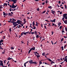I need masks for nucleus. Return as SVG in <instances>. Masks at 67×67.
Wrapping results in <instances>:
<instances>
[{
    "instance_id": "nucleus-1",
    "label": "nucleus",
    "mask_w": 67,
    "mask_h": 67,
    "mask_svg": "<svg viewBox=\"0 0 67 67\" xmlns=\"http://www.w3.org/2000/svg\"><path fill=\"white\" fill-rule=\"evenodd\" d=\"M29 62L30 64H37V63L35 62H33V60H30Z\"/></svg>"
},
{
    "instance_id": "nucleus-2",
    "label": "nucleus",
    "mask_w": 67,
    "mask_h": 67,
    "mask_svg": "<svg viewBox=\"0 0 67 67\" xmlns=\"http://www.w3.org/2000/svg\"><path fill=\"white\" fill-rule=\"evenodd\" d=\"M17 23L18 24L17 25H18V24H21L22 23V21L20 20H18L17 21Z\"/></svg>"
},
{
    "instance_id": "nucleus-3",
    "label": "nucleus",
    "mask_w": 67,
    "mask_h": 67,
    "mask_svg": "<svg viewBox=\"0 0 67 67\" xmlns=\"http://www.w3.org/2000/svg\"><path fill=\"white\" fill-rule=\"evenodd\" d=\"M17 0H8V1H12L14 3H16V1H17Z\"/></svg>"
},
{
    "instance_id": "nucleus-4",
    "label": "nucleus",
    "mask_w": 67,
    "mask_h": 67,
    "mask_svg": "<svg viewBox=\"0 0 67 67\" xmlns=\"http://www.w3.org/2000/svg\"><path fill=\"white\" fill-rule=\"evenodd\" d=\"M13 25H15V26H17V22H14V23H13Z\"/></svg>"
},
{
    "instance_id": "nucleus-5",
    "label": "nucleus",
    "mask_w": 67,
    "mask_h": 67,
    "mask_svg": "<svg viewBox=\"0 0 67 67\" xmlns=\"http://www.w3.org/2000/svg\"><path fill=\"white\" fill-rule=\"evenodd\" d=\"M29 32H30L28 31V32H24V35H27V33H29Z\"/></svg>"
},
{
    "instance_id": "nucleus-6",
    "label": "nucleus",
    "mask_w": 67,
    "mask_h": 67,
    "mask_svg": "<svg viewBox=\"0 0 67 67\" xmlns=\"http://www.w3.org/2000/svg\"><path fill=\"white\" fill-rule=\"evenodd\" d=\"M0 65L1 66H2V67H3L4 66L3 65V63H0Z\"/></svg>"
},
{
    "instance_id": "nucleus-7",
    "label": "nucleus",
    "mask_w": 67,
    "mask_h": 67,
    "mask_svg": "<svg viewBox=\"0 0 67 67\" xmlns=\"http://www.w3.org/2000/svg\"><path fill=\"white\" fill-rule=\"evenodd\" d=\"M35 47H33L32 48H31L30 49L32 50H35Z\"/></svg>"
},
{
    "instance_id": "nucleus-8",
    "label": "nucleus",
    "mask_w": 67,
    "mask_h": 67,
    "mask_svg": "<svg viewBox=\"0 0 67 67\" xmlns=\"http://www.w3.org/2000/svg\"><path fill=\"white\" fill-rule=\"evenodd\" d=\"M14 19H13L12 20V21H11V23H14Z\"/></svg>"
},
{
    "instance_id": "nucleus-9",
    "label": "nucleus",
    "mask_w": 67,
    "mask_h": 67,
    "mask_svg": "<svg viewBox=\"0 0 67 67\" xmlns=\"http://www.w3.org/2000/svg\"><path fill=\"white\" fill-rule=\"evenodd\" d=\"M66 15H67V14H64L63 15V17H65V16H66Z\"/></svg>"
},
{
    "instance_id": "nucleus-10",
    "label": "nucleus",
    "mask_w": 67,
    "mask_h": 67,
    "mask_svg": "<svg viewBox=\"0 0 67 67\" xmlns=\"http://www.w3.org/2000/svg\"><path fill=\"white\" fill-rule=\"evenodd\" d=\"M16 6H15V5H13L12 6V8H16Z\"/></svg>"
},
{
    "instance_id": "nucleus-11",
    "label": "nucleus",
    "mask_w": 67,
    "mask_h": 67,
    "mask_svg": "<svg viewBox=\"0 0 67 67\" xmlns=\"http://www.w3.org/2000/svg\"><path fill=\"white\" fill-rule=\"evenodd\" d=\"M47 59L49 61V62H52V60L49 58H47Z\"/></svg>"
},
{
    "instance_id": "nucleus-12",
    "label": "nucleus",
    "mask_w": 67,
    "mask_h": 67,
    "mask_svg": "<svg viewBox=\"0 0 67 67\" xmlns=\"http://www.w3.org/2000/svg\"><path fill=\"white\" fill-rule=\"evenodd\" d=\"M3 15H8V14H5V13L4 12H3Z\"/></svg>"
},
{
    "instance_id": "nucleus-13",
    "label": "nucleus",
    "mask_w": 67,
    "mask_h": 67,
    "mask_svg": "<svg viewBox=\"0 0 67 67\" xmlns=\"http://www.w3.org/2000/svg\"><path fill=\"white\" fill-rule=\"evenodd\" d=\"M13 59L12 58H10V57H9L8 58H7V60H10V59Z\"/></svg>"
},
{
    "instance_id": "nucleus-14",
    "label": "nucleus",
    "mask_w": 67,
    "mask_h": 67,
    "mask_svg": "<svg viewBox=\"0 0 67 67\" xmlns=\"http://www.w3.org/2000/svg\"><path fill=\"white\" fill-rule=\"evenodd\" d=\"M34 25H35V23L34 21L32 23V26H34Z\"/></svg>"
},
{
    "instance_id": "nucleus-15",
    "label": "nucleus",
    "mask_w": 67,
    "mask_h": 67,
    "mask_svg": "<svg viewBox=\"0 0 67 67\" xmlns=\"http://www.w3.org/2000/svg\"><path fill=\"white\" fill-rule=\"evenodd\" d=\"M42 55H43V56H45V53L44 52L42 54Z\"/></svg>"
},
{
    "instance_id": "nucleus-16",
    "label": "nucleus",
    "mask_w": 67,
    "mask_h": 67,
    "mask_svg": "<svg viewBox=\"0 0 67 67\" xmlns=\"http://www.w3.org/2000/svg\"><path fill=\"white\" fill-rule=\"evenodd\" d=\"M36 56H37V58H39V57H40V55H37Z\"/></svg>"
},
{
    "instance_id": "nucleus-17",
    "label": "nucleus",
    "mask_w": 67,
    "mask_h": 67,
    "mask_svg": "<svg viewBox=\"0 0 67 67\" xmlns=\"http://www.w3.org/2000/svg\"><path fill=\"white\" fill-rule=\"evenodd\" d=\"M23 34H24V32H22L21 34V36H22V35H23Z\"/></svg>"
},
{
    "instance_id": "nucleus-18",
    "label": "nucleus",
    "mask_w": 67,
    "mask_h": 67,
    "mask_svg": "<svg viewBox=\"0 0 67 67\" xmlns=\"http://www.w3.org/2000/svg\"><path fill=\"white\" fill-rule=\"evenodd\" d=\"M39 63L40 65H41V64H42V62L41 61L39 62Z\"/></svg>"
},
{
    "instance_id": "nucleus-19",
    "label": "nucleus",
    "mask_w": 67,
    "mask_h": 67,
    "mask_svg": "<svg viewBox=\"0 0 67 67\" xmlns=\"http://www.w3.org/2000/svg\"><path fill=\"white\" fill-rule=\"evenodd\" d=\"M9 30L10 32H11L12 31V30H11V28H9Z\"/></svg>"
},
{
    "instance_id": "nucleus-20",
    "label": "nucleus",
    "mask_w": 67,
    "mask_h": 67,
    "mask_svg": "<svg viewBox=\"0 0 67 67\" xmlns=\"http://www.w3.org/2000/svg\"><path fill=\"white\" fill-rule=\"evenodd\" d=\"M32 24H30V27H31V28H32Z\"/></svg>"
},
{
    "instance_id": "nucleus-21",
    "label": "nucleus",
    "mask_w": 67,
    "mask_h": 67,
    "mask_svg": "<svg viewBox=\"0 0 67 67\" xmlns=\"http://www.w3.org/2000/svg\"><path fill=\"white\" fill-rule=\"evenodd\" d=\"M36 38H38L39 37V36H38V35L36 36Z\"/></svg>"
},
{
    "instance_id": "nucleus-22",
    "label": "nucleus",
    "mask_w": 67,
    "mask_h": 67,
    "mask_svg": "<svg viewBox=\"0 0 67 67\" xmlns=\"http://www.w3.org/2000/svg\"><path fill=\"white\" fill-rule=\"evenodd\" d=\"M61 48L62 49V51H63V50H64V47L62 46L61 47Z\"/></svg>"
},
{
    "instance_id": "nucleus-23",
    "label": "nucleus",
    "mask_w": 67,
    "mask_h": 67,
    "mask_svg": "<svg viewBox=\"0 0 67 67\" xmlns=\"http://www.w3.org/2000/svg\"><path fill=\"white\" fill-rule=\"evenodd\" d=\"M31 51H32V50L30 49L28 52V54H30V53L31 52Z\"/></svg>"
},
{
    "instance_id": "nucleus-24",
    "label": "nucleus",
    "mask_w": 67,
    "mask_h": 67,
    "mask_svg": "<svg viewBox=\"0 0 67 67\" xmlns=\"http://www.w3.org/2000/svg\"><path fill=\"white\" fill-rule=\"evenodd\" d=\"M63 26H60V27H59V29H62V27H63Z\"/></svg>"
},
{
    "instance_id": "nucleus-25",
    "label": "nucleus",
    "mask_w": 67,
    "mask_h": 67,
    "mask_svg": "<svg viewBox=\"0 0 67 67\" xmlns=\"http://www.w3.org/2000/svg\"><path fill=\"white\" fill-rule=\"evenodd\" d=\"M4 4L5 5H6V6H7V3H5L4 4Z\"/></svg>"
},
{
    "instance_id": "nucleus-26",
    "label": "nucleus",
    "mask_w": 67,
    "mask_h": 67,
    "mask_svg": "<svg viewBox=\"0 0 67 67\" xmlns=\"http://www.w3.org/2000/svg\"><path fill=\"white\" fill-rule=\"evenodd\" d=\"M48 1L47 0H46V3H48Z\"/></svg>"
},
{
    "instance_id": "nucleus-27",
    "label": "nucleus",
    "mask_w": 67,
    "mask_h": 67,
    "mask_svg": "<svg viewBox=\"0 0 67 67\" xmlns=\"http://www.w3.org/2000/svg\"><path fill=\"white\" fill-rule=\"evenodd\" d=\"M63 21L64 22V23H65V24H67V22L66 21Z\"/></svg>"
},
{
    "instance_id": "nucleus-28",
    "label": "nucleus",
    "mask_w": 67,
    "mask_h": 67,
    "mask_svg": "<svg viewBox=\"0 0 67 67\" xmlns=\"http://www.w3.org/2000/svg\"><path fill=\"white\" fill-rule=\"evenodd\" d=\"M53 64H55V62H52L51 63V64H53Z\"/></svg>"
},
{
    "instance_id": "nucleus-29",
    "label": "nucleus",
    "mask_w": 67,
    "mask_h": 67,
    "mask_svg": "<svg viewBox=\"0 0 67 67\" xmlns=\"http://www.w3.org/2000/svg\"><path fill=\"white\" fill-rule=\"evenodd\" d=\"M56 20V19H54L53 20V22H55V21Z\"/></svg>"
},
{
    "instance_id": "nucleus-30",
    "label": "nucleus",
    "mask_w": 67,
    "mask_h": 67,
    "mask_svg": "<svg viewBox=\"0 0 67 67\" xmlns=\"http://www.w3.org/2000/svg\"><path fill=\"white\" fill-rule=\"evenodd\" d=\"M32 26L34 27V29L35 30V29H36V27H35V26Z\"/></svg>"
},
{
    "instance_id": "nucleus-31",
    "label": "nucleus",
    "mask_w": 67,
    "mask_h": 67,
    "mask_svg": "<svg viewBox=\"0 0 67 67\" xmlns=\"http://www.w3.org/2000/svg\"><path fill=\"white\" fill-rule=\"evenodd\" d=\"M0 49H3V48H2V47H1V46H0Z\"/></svg>"
},
{
    "instance_id": "nucleus-32",
    "label": "nucleus",
    "mask_w": 67,
    "mask_h": 67,
    "mask_svg": "<svg viewBox=\"0 0 67 67\" xmlns=\"http://www.w3.org/2000/svg\"><path fill=\"white\" fill-rule=\"evenodd\" d=\"M34 33L36 34V35H37V32H36V31H35Z\"/></svg>"
},
{
    "instance_id": "nucleus-33",
    "label": "nucleus",
    "mask_w": 67,
    "mask_h": 67,
    "mask_svg": "<svg viewBox=\"0 0 67 67\" xmlns=\"http://www.w3.org/2000/svg\"><path fill=\"white\" fill-rule=\"evenodd\" d=\"M58 25H61V23L59 22V23L58 24Z\"/></svg>"
},
{
    "instance_id": "nucleus-34",
    "label": "nucleus",
    "mask_w": 67,
    "mask_h": 67,
    "mask_svg": "<svg viewBox=\"0 0 67 67\" xmlns=\"http://www.w3.org/2000/svg\"><path fill=\"white\" fill-rule=\"evenodd\" d=\"M51 13H52V14H53L54 15H55V13H54V12H51Z\"/></svg>"
},
{
    "instance_id": "nucleus-35",
    "label": "nucleus",
    "mask_w": 67,
    "mask_h": 67,
    "mask_svg": "<svg viewBox=\"0 0 67 67\" xmlns=\"http://www.w3.org/2000/svg\"><path fill=\"white\" fill-rule=\"evenodd\" d=\"M11 49H14V47H11Z\"/></svg>"
},
{
    "instance_id": "nucleus-36",
    "label": "nucleus",
    "mask_w": 67,
    "mask_h": 67,
    "mask_svg": "<svg viewBox=\"0 0 67 67\" xmlns=\"http://www.w3.org/2000/svg\"><path fill=\"white\" fill-rule=\"evenodd\" d=\"M45 12H46V11L44 10V11H43V12H42V14H44V13H45Z\"/></svg>"
},
{
    "instance_id": "nucleus-37",
    "label": "nucleus",
    "mask_w": 67,
    "mask_h": 67,
    "mask_svg": "<svg viewBox=\"0 0 67 67\" xmlns=\"http://www.w3.org/2000/svg\"><path fill=\"white\" fill-rule=\"evenodd\" d=\"M2 8H3L1 6V5H0V9H2Z\"/></svg>"
},
{
    "instance_id": "nucleus-38",
    "label": "nucleus",
    "mask_w": 67,
    "mask_h": 67,
    "mask_svg": "<svg viewBox=\"0 0 67 67\" xmlns=\"http://www.w3.org/2000/svg\"><path fill=\"white\" fill-rule=\"evenodd\" d=\"M64 18H65V19H67V16L64 17Z\"/></svg>"
},
{
    "instance_id": "nucleus-39",
    "label": "nucleus",
    "mask_w": 67,
    "mask_h": 67,
    "mask_svg": "<svg viewBox=\"0 0 67 67\" xmlns=\"http://www.w3.org/2000/svg\"><path fill=\"white\" fill-rule=\"evenodd\" d=\"M36 53L38 55H39V53H38L37 52H36Z\"/></svg>"
},
{
    "instance_id": "nucleus-40",
    "label": "nucleus",
    "mask_w": 67,
    "mask_h": 67,
    "mask_svg": "<svg viewBox=\"0 0 67 67\" xmlns=\"http://www.w3.org/2000/svg\"><path fill=\"white\" fill-rule=\"evenodd\" d=\"M65 7V9H67V6H66V5H64Z\"/></svg>"
},
{
    "instance_id": "nucleus-41",
    "label": "nucleus",
    "mask_w": 67,
    "mask_h": 67,
    "mask_svg": "<svg viewBox=\"0 0 67 67\" xmlns=\"http://www.w3.org/2000/svg\"><path fill=\"white\" fill-rule=\"evenodd\" d=\"M51 11H52V12H54V13H56V12H55V11H53V10H51Z\"/></svg>"
},
{
    "instance_id": "nucleus-42",
    "label": "nucleus",
    "mask_w": 67,
    "mask_h": 67,
    "mask_svg": "<svg viewBox=\"0 0 67 67\" xmlns=\"http://www.w3.org/2000/svg\"><path fill=\"white\" fill-rule=\"evenodd\" d=\"M3 40H0V42H3Z\"/></svg>"
},
{
    "instance_id": "nucleus-43",
    "label": "nucleus",
    "mask_w": 67,
    "mask_h": 67,
    "mask_svg": "<svg viewBox=\"0 0 67 67\" xmlns=\"http://www.w3.org/2000/svg\"><path fill=\"white\" fill-rule=\"evenodd\" d=\"M44 27H45V28L46 29V30H47V28H46V25H45L44 26Z\"/></svg>"
},
{
    "instance_id": "nucleus-44",
    "label": "nucleus",
    "mask_w": 67,
    "mask_h": 67,
    "mask_svg": "<svg viewBox=\"0 0 67 67\" xmlns=\"http://www.w3.org/2000/svg\"><path fill=\"white\" fill-rule=\"evenodd\" d=\"M26 63H25L24 64V67H26Z\"/></svg>"
},
{
    "instance_id": "nucleus-45",
    "label": "nucleus",
    "mask_w": 67,
    "mask_h": 67,
    "mask_svg": "<svg viewBox=\"0 0 67 67\" xmlns=\"http://www.w3.org/2000/svg\"><path fill=\"white\" fill-rule=\"evenodd\" d=\"M65 30L67 32V28H66V27H65Z\"/></svg>"
},
{
    "instance_id": "nucleus-46",
    "label": "nucleus",
    "mask_w": 67,
    "mask_h": 67,
    "mask_svg": "<svg viewBox=\"0 0 67 67\" xmlns=\"http://www.w3.org/2000/svg\"><path fill=\"white\" fill-rule=\"evenodd\" d=\"M31 34H34V32H31Z\"/></svg>"
},
{
    "instance_id": "nucleus-47",
    "label": "nucleus",
    "mask_w": 67,
    "mask_h": 67,
    "mask_svg": "<svg viewBox=\"0 0 67 67\" xmlns=\"http://www.w3.org/2000/svg\"><path fill=\"white\" fill-rule=\"evenodd\" d=\"M63 40H64V38H62L61 40V41H63Z\"/></svg>"
},
{
    "instance_id": "nucleus-48",
    "label": "nucleus",
    "mask_w": 67,
    "mask_h": 67,
    "mask_svg": "<svg viewBox=\"0 0 67 67\" xmlns=\"http://www.w3.org/2000/svg\"><path fill=\"white\" fill-rule=\"evenodd\" d=\"M55 24H54L53 23V24L52 25V26H55Z\"/></svg>"
},
{
    "instance_id": "nucleus-49",
    "label": "nucleus",
    "mask_w": 67,
    "mask_h": 67,
    "mask_svg": "<svg viewBox=\"0 0 67 67\" xmlns=\"http://www.w3.org/2000/svg\"><path fill=\"white\" fill-rule=\"evenodd\" d=\"M52 35H53L54 34V32L53 31H52Z\"/></svg>"
},
{
    "instance_id": "nucleus-50",
    "label": "nucleus",
    "mask_w": 67,
    "mask_h": 67,
    "mask_svg": "<svg viewBox=\"0 0 67 67\" xmlns=\"http://www.w3.org/2000/svg\"><path fill=\"white\" fill-rule=\"evenodd\" d=\"M62 33H65V31L64 30H63L62 31Z\"/></svg>"
},
{
    "instance_id": "nucleus-51",
    "label": "nucleus",
    "mask_w": 67,
    "mask_h": 67,
    "mask_svg": "<svg viewBox=\"0 0 67 67\" xmlns=\"http://www.w3.org/2000/svg\"><path fill=\"white\" fill-rule=\"evenodd\" d=\"M1 43H2V42L0 41V45H2V44H1Z\"/></svg>"
},
{
    "instance_id": "nucleus-52",
    "label": "nucleus",
    "mask_w": 67,
    "mask_h": 67,
    "mask_svg": "<svg viewBox=\"0 0 67 67\" xmlns=\"http://www.w3.org/2000/svg\"><path fill=\"white\" fill-rule=\"evenodd\" d=\"M29 63V61L27 62H26L25 63L26 64H27V63Z\"/></svg>"
},
{
    "instance_id": "nucleus-53",
    "label": "nucleus",
    "mask_w": 67,
    "mask_h": 67,
    "mask_svg": "<svg viewBox=\"0 0 67 67\" xmlns=\"http://www.w3.org/2000/svg\"><path fill=\"white\" fill-rule=\"evenodd\" d=\"M24 24H25L26 22V21H24Z\"/></svg>"
},
{
    "instance_id": "nucleus-54",
    "label": "nucleus",
    "mask_w": 67,
    "mask_h": 67,
    "mask_svg": "<svg viewBox=\"0 0 67 67\" xmlns=\"http://www.w3.org/2000/svg\"><path fill=\"white\" fill-rule=\"evenodd\" d=\"M63 21H64V18H62V19Z\"/></svg>"
},
{
    "instance_id": "nucleus-55",
    "label": "nucleus",
    "mask_w": 67,
    "mask_h": 67,
    "mask_svg": "<svg viewBox=\"0 0 67 67\" xmlns=\"http://www.w3.org/2000/svg\"><path fill=\"white\" fill-rule=\"evenodd\" d=\"M59 4H60V1H59V3H58Z\"/></svg>"
},
{
    "instance_id": "nucleus-56",
    "label": "nucleus",
    "mask_w": 67,
    "mask_h": 67,
    "mask_svg": "<svg viewBox=\"0 0 67 67\" xmlns=\"http://www.w3.org/2000/svg\"><path fill=\"white\" fill-rule=\"evenodd\" d=\"M0 63H3V62L2 60H0Z\"/></svg>"
},
{
    "instance_id": "nucleus-57",
    "label": "nucleus",
    "mask_w": 67,
    "mask_h": 67,
    "mask_svg": "<svg viewBox=\"0 0 67 67\" xmlns=\"http://www.w3.org/2000/svg\"><path fill=\"white\" fill-rule=\"evenodd\" d=\"M32 30H32V29H31V31H30V32H32Z\"/></svg>"
},
{
    "instance_id": "nucleus-58",
    "label": "nucleus",
    "mask_w": 67,
    "mask_h": 67,
    "mask_svg": "<svg viewBox=\"0 0 67 67\" xmlns=\"http://www.w3.org/2000/svg\"><path fill=\"white\" fill-rule=\"evenodd\" d=\"M49 8H52V6H49L48 7Z\"/></svg>"
},
{
    "instance_id": "nucleus-59",
    "label": "nucleus",
    "mask_w": 67,
    "mask_h": 67,
    "mask_svg": "<svg viewBox=\"0 0 67 67\" xmlns=\"http://www.w3.org/2000/svg\"><path fill=\"white\" fill-rule=\"evenodd\" d=\"M9 20H10V21H12V19H11V18L10 19H9Z\"/></svg>"
},
{
    "instance_id": "nucleus-60",
    "label": "nucleus",
    "mask_w": 67,
    "mask_h": 67,
    "mask_svg": "<svg viewBox=\"0 0 67 67\" xmlns=\"http://www.w3.org/2000/svg\"><path fill=\"white\" fill-rule=\"evenodd\" d=\"M42 4V5H44V4H45V2H43Z\"/></svg>"
},
{
    "instance_id": "nucleus-61",
    "label": "nucleus",
    "mask_w": 67,
    "mask_h": 67,
    "mask_svg": "<svg viewBox=\"0 0 67 67\" xmlns=\"http://www.w3.org/2000/svg\"><path fill=\"white\" fill-rule=\"evenodd\" d=\"M9 61H8L7 63V65H8V64H9Z\"/></svg>"
},
{
    "instance_id": "nucleus-62",
    "label": "nucleus",
    "mask_w": 67,
    "mask_h": 67,
    "mask_svg": "<svg viewBox=\"0 0 67 67\" xmlns=\"http://www.w3.org/2000/svg\"><path fill=\"white\" fill-rule=\"evenodd\" d=\"M45 21H46L47 22H48V20H45Z\"/></svg>"
},
{
    "instance_id": "nucleus-63",
    "label": "nucleus",
    "mask_w": 67,
    "mask_h": 67,
    "mask_svg": "<svg viewBox=\"0 0 67 67\" xmlns=\"http://www.w3.org/2000/svg\"><path fill=\"white\" fill-rule=\"evenodd\" d=\"M4 52H2V54H4V53H5V52H4Z\"/></svg>"
},
{
    "instance_id": "nucleus-64",
    "label": "nucleus",
    "mask_w": 67,
    "mask_h": 67,
    "mask_svg": "<svg viewBox=\"0 0 67 67\" xmlns=\"http://www.w3.org/2000/svg\"><path fill=\"white\" fill-rule=\"evenodd\" d=\"M67 46V45H65L64 47V48H65V47H66V46Z\"/></svg>"
}]
</instances>
